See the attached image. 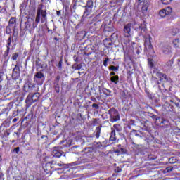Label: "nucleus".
I'll use <instances>...</instances> for the list:
<instances>
[{
	"label": "nucleus",
	"mask_w": 180,
	"mask_h": 180,
	"mask_svg": "<svg viewBox=\"0 0 180 180\" xmlns=\"http://www.w3.org/2000/svg\"><path fill=\"white\" fill-rule=\"evenodd\" d=\"M40 19L41 22L45 23V26L47 27V8L43 4H40L37 7L34 27H37V25L40 23Z\"/></svg>",
	"instance_id": "1"
},
{
	"label": "nucleus",
	"mask_w": 180,
	"mask_h": 180,
	"mask_svg": "<svg viewBox=\"0 0 180 180\" xmlns=\"http://www.w3.org/2000/svg\"><path fill=\"white\" fill-rule=\"evenodd\" d=\"M130 134L134 137V139H141V140H143L146 141V143H150V141H153L154 140V136L151 135V133L143 132L140 130H132L130 132Z\"/></svg>",
	"instance_id": "2"
},
{
	"label": "nucleus",
	"mask_w": 180,
	"mask_h": 180,
	"mask_svg": "<svg viewBox=\"0 0 180 180\" xmlns=\"http://www.w3.org/2000/svg\"><path fill=\"white\" fill-rule=\"evenodd\" d=\"M108 115H110V121L112 123H115V122H119V120H120V114H119V111L115 108H111L108 110Z\"/></svg>",
	"instance_id": "3"
},
{
	"label": "nucleus",
	"mask_w": 180,
	"mask_h": 180,
	"mask_svg": "<svg viewBox=\"0 0 180 180\" xmlns=\"http://www.w3.org/2000/svg\"><path fill=\"white\" fill-rule=\"evenodd\" d=\"M135 30L138 32L139 36H144L146 33H147V24L146 21H143V23L138 25V26L135 28Z\"/></svg>",
	"instance_id": "4"
},
{
	"label": "nucleus",
	"mask_w": 180,
	"mask_h": 180,
	"mask_svg": "<svg viewBox=\"0 0 180 180\" xmlns=\"http://www.w3.org/2000/svg\"><path fill=\"white\" fill-rule=\"evenodd\" d=\"M45 79L46 77H44V74L41 72L35 73L34 76V81L37 82V85H43V82H44Z\"/></svg>",
	"instance_id": "5"
},
{
	"label": "nucleus",
	"mask_w": 180,
	"mask_h": 180,
	"mask_svg": "<svg viewBox=\"0 0 180 180\" xmlns=\"http://www.w3.org/2000/svg\"><path fill=\"white\" fill-rule=\"evenodd\" d=\"M84 8V16H89L94 8V1L92 0H88Z\"/></svg>",
	"instance_id": "6"
},
{
	"label": "nucleus",
	"mask_w": 180,
	"mask_h": 180,
	"mask_svg": "<svg viewBox=\"0 0 180 180\" xmlns=\"http://www.w3.org/2000/svg\"><path fill=\"white\" fill-rule=\"evenodd\" d=\"M83 155H87L86 158H91V161L94 160V151H95V148L94 147H87L84 149Z\"/></svg>",
	"instance_id": "7"
},
{
	"label": "nucleus",
	"mask_w": 180,
	"mask_h": 180,
	"mask_svg": "<svg viewBox=\"0 0 180 180\" xmlns=\"http://www.w3.org/2000/svg\"><path fill=\"white\" fill-rule=\"evenodd\" d=\"M20 77V68L19 67V63H16L15 68L13 70L12 78L13 79H18Z\"/></svg>",
	"instance_id": "8"
},
{
	"label": "nucleus",
	"mask_w": 180,
	"mask_h": 180,
	"mask_svg": "<svg viewBox=\"0 0 180 180\" xmlns=\"http://www.w3.org/2000/svg\"><path fill=\"white\" fill-rule=\"evenodd\" d=\"M172 13V8L167 7L165 8L161 9L159 11V16L160 18H165V16H168Z\"/></svg>",
	"instance_id": "9"
},
{
	"label": "nucleus",
	"mask_w": 180,
	"mask_h": 180,
	"mask_svg": "<svg viewBox=\"0 0 180 180\" xmlns=\"http://www.w3.org/2000/svg\"><path fill=\"white\" fill-rule=\"evenodd\" d=\"M52 155H53V157H56V158H60V157L65 158L66 153L63 152V150H58V148L55 147L53 148Z\"/></svg>",
	"instance_id": "10"
},
{
	"label": "nucleus",
	"mask_w": 180,
	"mask_h": 180,
	"mask_svg": "<svg viewBox=\"0 0 180 180\" xmlns=\"http://www.w3.org/2000/svg\"><path fill=\"white\" fill-rule=\"evenodd\" d=\"M43 168L46 174H50V175L53 174V171H56L54 166H51V164L49 162L46 163Z\"/></svg>",
	"instance_id": "11"
},
{
	"label": "nucleus",
	"mask_w": 180,
	"mask_h": 180,
	"mask_svg": "<svg viewBox=\"0 0 180 180\" xmlns=\"http://www.w3.org/2000/svg\"><path fill=\"white\" fill-rule=\"evenodd\" d=\"M123 30L125 37H130L131 36V23L125 25Z\"/></svg>",
	"instance_id": "12"
},
{
	"label": "nucleus",
	"mask_w": 180,
	"mask_h": 180,
	"mask_svg": "<svg viewBox=\"0 0 180 180\" xmlns=\"http://www.w3.org/2000/svg\"><path fill=\"white\" fill-rule=\"evenodd\" d=\"M34 86V83H32L30 82V80H28L24 86V91H25V92H30V91H33Z\"/></svg>",
	"instance_id": "13"
},
{
	"label": "nucleus",
	"mask_w": 180,
	"mask_h": 180,
	"mask_svg": "<svg viewBox=\"0 0 180 180\" xmlns=\"http://www.w3.org/2000/svg\"><path fill=\"white\" fill-rule=\"evenodd\" d=\"M157 76L160 79V82H169L171 79H169L167 75L161 72H157Z\"/></svg>",
	"instance_id": "14"
},
{
	"label": "nucleus",
	"mask_w": 180,
	"mask_h": 180,
	"mask_svg": "<svg viewBox=\"0 0 180 180\" xmlns=\"http://www.w3.org/2000/svg\"><path fill=\"white\" fill-rule=\"evenodd\" d=\"M84 136L83 133L77 132V135L75 138V140L77 141V143H79L80 144H82L84 143Z\"/></svg>",
	"instance_id": "15"
},
{
	"label": "nucleus",
	"mask_w": 180,
	"mask_h": 180,
	"mask_svg": "<svg viewBox=\"0 0 180 180\" xmlns=\"http://www.w3.org/2000/svg\"><path fill=\"white\" fill-rule=\"evenodd\" d=\"M85 36H86V32L82 30L77 33L75 39L76 40H83V39H85Z\"/></svg>",
	"instance_id": "16"
},
{
	"label": "nucleus",
	"mask_w": 180,
	"mask_h": 180,
	"mask_svg": "<svg viewBox=\"0 0 180 180\" xmlns=\"http://www.w3.org/2000/svg\"><path fill=\"white\" fill-rule=\"evenodd\" d=\"M144 46L145 49H153V45L151 44V36L148 35V37L145 39Z\"/></svg>",
	"instance_id": "17"
},
{
	"label": "nucleus",
	"mask_w": 180,
	"mask_h": 180,
	"mask_svg": "<svg viewBox=\"0 0 180 180\" xmlns=\"http://www.w3.org/2000/svg\"><path fill=\"white\" fill-rule=\"evenodd\" d=\"M162 53H164V54L169 55V54H171V53H172V51H171L172 50L171 46H169V45L163 46L162 48Z\"/></svg>",
	"instance_id": "18"
},
{
	"label": "nucleus",
	"mask_w": 180,
	"mask_h": 180,
	"mask_svg": "<svg viewBox=\"0 0 180 180\" xmlns=\"http://www.w3.org/2000/svg\"><path fill=\"white\" fill-rule=\"evenodd\" d=\"M68 168V165L64 163H58L55 171H61L63 169H67Z\"/></svg>",
	"instance_id": "19"
},
{
	"label": "nucleus",
	"mask_w": 180,
	"mask_h": 180,
	"mask_svg": "<svg viewBox=\"0 0 180 180\" xmlns=\"http://www.w3.org/2000/svg\"><path fill=\"white\" fill-rule=\"evenodd\" d=\"M154 120L157 126H162V127H164V123L165 122V121L163 118L156 117V119H155Z\"/></svg>",
	"instance_id": "20"
},
{
	"label": "nucleus",
	"mask_w": 180,
	"mask_h": 180,
	"mask_svg": "<svg viewBox=\"0 0 180 180\" xmlns=\"http://www.w3.org/2000/svg\"><path fill=\"white\" fill-rule=\"evenodd\" d=\"M103 43H104L105 47H107V49H109V47H110V46H113V42H112V39H110L106 38L103 41Z\"/></svg>",
	"instance_id": "21"
},
{
	"label": "nucleus",
	"mask_w": 180,
	"mask_h": 180,
	"mask_svg": "<svg viewBox=\"0 0 180 180\" xmlns=\"http://www.w3.org/2000/svg\"><path fill=\"white\" fill-rule=\"evenodd\" d=\"M102 129V124L96 128V131L94 134L96 136V139L101 137V129Z\"/></svg>",
	"instance_id": "22"
},
{
	"label": "nucleus",
	"mask_w": 180,
	"mask_h": 180,
	"mask_svg": "<svg viewBox=\"0 0 180 180\" xmlns=\"http://www.w3.org/2000/svg\"><path fill=\"white\" fill-rule=\"evenodd\" d=\"M110 141H116V131H115V129L113 128H111Z\"/></svg>",
	"instance_id": "23"
},
{
	"label": "nucleus",
	"mask_w": 180,
	"mask_h": 180,
	"mask_svg": "<svg viewBox=\"0 0 180 180\" xmlns=\"http://www.w3.org/2000/svg\"><path fill=\"white\" fill-rule=\"evenodd\" d=\"M86 157H88L87 155H83L80 160L81 164H86V162H91V158H86Z\"/></svg>",
	"instance_id": "24"
},
{
	"label": "nucleus",
	"mask_w": 180,
	"mask_h": 180,
	"mask_svg": "<svg viewBox=\"0 0 180 180\" xmlns=\"http://www.w3.org/2000/svg\"><path fill=\"white\" fill-rule=\"evenodd\" d=\"M25 103H27V105L28 106H31L32 103H34V102L33 101V98L32 97V94H29L25 100Z\"/></svg>",
	"instance_id": "25"
},
{
	"label": "nucleus",
	"mask_w": 180,
	"mask_h": 180,
	"mask_svg": "<svg viewBox=\"0 0 180 180\" xmlns=\"http://www.w3.org/2000/svg\"><path fill=\"white\" fill-rule=\"evenodd\" d=\"M120 96L122 102L126 101V99H127V91L123 90L120 92Z\"/></svg>",
	"instance_id": "26"
},
{
	"label": "nucleus",
	"mask_w": 180,
	"mask_h": 180,
	"mask_svg": "<svg viewBox=\"0 0 180 180\" xmlns=\"http://www.w3.org/2000/svg\"><path fill=\"white\" fill-rule=\"evenodd\" d=\"M174 58H172L171 60H169L166 63V66H167V68H168V70H172V65H174Z\"/></svg>",
	"instance_id": "27"
},
{
	"label": "nucleus",
	"mask_w": 180,
	"mask_h": 180,
	"mask_svg": "<svg viewBox=\"0 0 180 180\" xmlns=\"http://www.w3.org/2000/svg\"><path fill=\"white\" fill-rule=\"evenodd\" d=\"M114 153L116 154H126L127 153V150H126V148H121L120 149L114 150Z\"/></svg>",
	"instance_id": "28"
},
{
	"label": "nucleus",
	"mask_w": 180,
	"mask_h": 180,
	"mask_svg": "<svg viewBox=\"0 0 180 180\" xmlns=\"http://www.w3.org/2000/svg\"><path fill=\"white\" fill-rule=\"evenodd\" d=\"M31 97L32 98V101L34 103V102H37V101H39V98H40V94L39 93H35L33 95L31 94Z\"/></svg>",
	"instance_id": "29"
},
{
	"label": "nucleus",
	"mask_w": 180,
	"mask_h": 180,
	"mask_svg": "<svg viewBox=\"0 0 180 180\" xmlns=\"http://www.w3.org/2000/svg\"><path fill=\"white\" fill-rule=\"evenodd\" d=\"M111 82H113V84H119V75L116 76H112L110 77Z\"/></svg>",
	"instance_id": "30"
},
{
	"label": "nucleus",
	"mask_w": 180,
	"mask_h": 180,
	"mask_svg": "<svg viewBox=\"0 0 180 180\" xmlns=\"http://www.w3.org/2000/svg\"><path fill=\"white\" fill-rule=\"evenodd\" d=\"M112 129H114V130L120 132L122 130V126L120 124H115L113 125V127Z\"/></svg>",
	"instance_id": "31"
},
{
	"label": "nucleus",
	"mask_w": 180,
	"mask_h": 180,
	"mask_svg": "<svg viewBox=\"0 0 180 180\" xmlns=\"http://www.w3.org/2000/svg\"><path fill=\"white\" fill-rule=\"evenodd\" d=\"M102 91H103V94H104V95H106V96H112V91L108 89H105V88H103L102 89Z\"/></svg>",
	"instance_id": "32"
},
{
	"label": "nucleus",
	"mask_w": 180,
	"mask_h": 180,
	"mask_svg": "<svg viewBox=\"0 0 180 180\" xmlns=\"http://www.w3.org/2000/svg\"><path fill=\"white\" fill-rule=\"evenodd\" d=\"M72 68L75 71L77 70H81L82 68V65L78 64V63H75L72 65Z\"/></svg>",
	"instance_id": "33"
},
{
	"label": "nucleus",
	"mask_w": 180,
	"mask_h": 180,
	"mask_svg": "<svg viewBox=\"0 0 180 180\" xmlns=\"http://www.w3.org/2000/svg\"><path fill=\"white\" fill-rule=\"evenodd\" d=\"M53 88H54L56 94H60V84H58V82H54Z\"/></svg>",
	"instance_id": "34"
},
{
	"label": "nucleus",
	"mask_w": 180,
	"mask_h": 180,
	"mask_svg": "<svg viewBox=\"0 0 180 180\" xmlns=\"http://www.w3.org/2000/svg\"><path fill=\"white\" fill-rule=\"evenodd\" d=\"M166 108H167L169 112H175V108H174V105L169 104V103H166Z\"/></svg>",
	"instance_id": "35"
},
{
	"label": "nucleus",
	"mask_w": 180,
	"mask_h": 180,
	"mask_svg": "<svg viewBox=\"0 0 180 180\" xmlns=\"http://www.w3.org/2000/svg\"><path fill=\"white\" fill-rule=\"evenodd\" d=\"M78 2H82V1L73 0V4H74L72 6L73 9H77V6H81V4H78Z\"/></svg>",
	"instance_id": "36"
},
{
	"label": "nucleus",
	"mask_w": 180,
	"mask_h": 180,
	"mask_svg": "<svg viewBox=\"0 0 180 180\" xmlns=\"http://www.w3.org/2000/svg\"><path fill=\"white\" fill-rule=\"evenodd\" d=\"M18 58H19V52H15L12 54L11 60H13V61H16V60H18Z\"/></svg>",
	"instance_id": "37"
},
{
	"label": "nucleus",
	"mask_w": 180,
	"mask_h": 180,
	"mask_svg": "<svg viewBox=\"0 0 180 180\" xmlns=\"http://www.w3.org/2000/svg\"><path fill=\"white\" fill-rule=\"evenodd\" d=\"M147 11H148V4H145L142 6V13H147Z\"/></svg>",
	"instance_id": "38"
},
{
	"label": "nucleus",
	"mask_w": 180,
	"mask_h": 180,
	"mask_svg": "<svg viewBox=\"0 0 180 180\" xmlns=\"http://www.w3.org/2000/svg\"><path fill=\"white\" fill-rule=\"evenodd\" d=\"M29 29H30V22L29 20H27L25 22V28L23 29V30H25V32L27 30H29Z\"/></svg>",
	"instance_id": "39"
},
{
	"label": "nucleus",
	"mask_w": 180,
	"mask_h": 180,
	"mask_svg": "<svg viewBox=\"0 0 180 180\" xmlns=\"http://www.w3.org/2000/svg\"><path fill=\"white\" fill-rule=\"evenodd\" d=\"M6 75H5V73H4V72H0V82H2V81H4V79H6Z\"/></svg>",
	"instance_id": "40"
},
{
	"label": "nucleus",
	"mask_w": 180,
	"mask_h": 180,
	"mask_svg": "<svg viewBox=\"0 0 180 180\" xmlns=\"http://www.w3.org/2000/svg\"><path fill=\"white\" fill-rule=\"evenodd\" d=\"M173 170H174V167H166V168L164 169L163 172H164V174H168V172H172Z\"/></svg>",
	"instance_id": "41"
},
{
	"label": "nucleus",
	"mask_w": 180,
	"mask_h": 180,
	"mask_svg": "<svg viewBox=\"0 0 180 180\" xmlns=\"http://www.w3.org/2000/svg\"><path fill=\"white\" fill-rule=\"evenodd\" d=\"M110 71H119V65L115 66V65H110L109 67Z\"/></svg>",
	"instance_id": "42"
},
{
	"label": "nucleus",
	"mask_w": 180,
	"mask_h": 180,
	"mask_svg": "<svg viewBox=\"0 0 180 180\" xmlns=\"http://www.w3.org/2000/svg\"><path fill=\"white\" fill-rule=\"evenodd\" d=\"M146 116H148L149 117H151L153 120H155L157 115H154L153 113H151L150 112H146Z\"/></svg>",
	"instance_id": "43"
},
{
	"label": "nucleus",
	"mask_w": 180,
	"mask_h": 180,
	"mask_svg": "<svg viewBox=\"0 0 180 180\" xmlns=\"http://www.w3.org/2000/svg\"><path fill=\"white\" fill-rule=\"evenodd\" d=\"M58 70H59V71H61V70H63V58H61L58 62Z\"/></svg>",
	"instance_id": "44"
},
{
	"label": "nucleus",
	"mask_w": 180,
	"mask_h": 180,
	"mask_svg": "<svg viewBox=\"0 0 180 180\" xmlns=\"http://www.w3.org/2000/svg\"><path fill=\"white\" fill-rule=\"evenodd\" d=\"M173 44H174V46L176 48L179 47V39H175L173 41Z\"/></svg>",
	"instance_id": "45"
},
{
	"label": "nucleus",
	"mask_w": 180,
	"mask_h": 180,
	"mask_svg": "<svg viewBox=\"0 0 180 180\" xmlns=\"http://www.w3.org/2000/svg\"><path fill=\"white\" fill-rule=\"evenodd\" d=\"M148 65L150 68H153V67H154V60L151 58H148Z\"/></svg>",
	"instance_id": "46"
},
{
	"label": "nucleus",
	"mask_w": 180,
	"mask_h": 180,
	"mask_svg": "<svg viewBox=\"0 0 180 180\" xmlns=\"http://www.w3.org/2000/svg\"><path fill=\"white\" fill-rule=\"evenodd\" d=\"M156 158L153 157V155L149 154L146 158V161H153V160H155Z\"/></svg>",
	"instance_id": "47"
},
{
	"label": "nucleus",
	"mask_w": 180,
	"mask_h": 180,
	"mask_svg": "<svg viewBox=\"0 0 180 180\" xmlns=\"http://www.w3.org/2000/svg\"><path fill=\"white\" fill-rule=\"evenodd\" d=\"M8 89V87H6V84L4 86H2V84H0V92H5Z\"/></svg>",
	"instance_id": "48"
},
{
	"label": "nucleus",
	"mask_w": 180,
	"mask_h": 180,
	"mask_svg": "<svg viewBox=\"0 0 180 180\" xmlns=\"http://www.w3.org/2000/svg\"><path fill=\"white\" fill-rule=\"evenodd\" d=\"M8 23H9L10 26H11V25H15V23H16V18H11L9 20Z\"/></svg>",
	"instance_id": "49"
},
{
	"label": "nucleus",
	"mask_w": 180,
	"mask_h": 180,
	"mask_svg": "<svg viewBox=\"0 0 180 180\" xmlns=\"http://www.w3.org/2000/svg\"><path fill=\"white\" fill-rule=\"evenodd\" d=\"M176 158H175L174 157H172L170 158H169V162L170 164H175V162H176Z\"/></svg>",
	"instance_id": "50"
},
{
	"label": "nucleus",
	"mask_w": 180,
	"mask_h": 180,
	"mask_svg": "<svg viewBox=\"0 0 180 180\" xmlns=\"http://www.w3.org/2000/svg\"><path fill=\"white\" fill-rule=\"evenodd\" d=\"M49 164H51V167H54V168H56L57 167V161L56 160H52V161H50L49 162Z\"/></svg>",
	"instance_id": "51"
},
{
	"label": "nucleus",
	"mask_w": 180,
	"mask_h": 180,
	"mask_svg": "<svg viewBox=\"0 0 180 180\" xmlns=\"http://www.w3.org/2000/svg\"><path fill=\"white\" fill-rule=\"evenodd\" d=\"M138 122L142 124H143L144 127H146V123L148 122L147 120H143L141 118H138Z\"/></svg>",
	"instance_id": "52"
},
{
	"label": "nucleus",
	"mask_w": 180,
	"mask_h": 180,
	"mask_svg": "<svg viewBox=\"0 0 180 180\" xmlns=\"http://www.w3.org/2000/svg\"><path fill=\"white\" fill-rule=\"evenodd\" d=\"M161 1L163 5H169L172 2V0H161Z\"/></svg>",
	"instance_id": "53"
},
{
	"label": "nucleus",
	"mask_w": 180,
	"mask_h": 180,
	"mask_svg": "<svg viewBox=\"0 0 180 180\" xmlns=\"http://www.w3.org/2000/svg\"><path fill=\"white\" fill-rule=\"evenodd\" d=\"M91 108H93V109H95L96 110H98L99 109V104L94 103L92 104Z\"/></svg>",
	"instance_id": "54"
},
{
	"label": "nucleus",
	"mask_w": 180,
	"mask_h": 180,
	"mask_svg": "<svg viewBox=\"0 0 180 180\" xmlns=\"http://www.w3.org/2000/svg\"><path fill=\"white\" fill-rule=\"evenodd\" d=\"M60 117H61V116H60V115H58L55 117L56 124H55V125H53V127H56V126H58V124H60V122H58V119H60Z\"/></svg>",
	"instance_id": "55"
},
{
	"label": "nucleus",
	"mask_w": 180,
	"mask_h": 180,
	"mask_svg": "<svg viewBox=\"0 0 180 180\" xmlns=\"http://www.w3.org/2000/svg\"><path fill=\"white\" fill-rule=\"evenodd\" d=\"M11 32H12V29L11 28V25H9L6 28V32L7 33V34H9L10 33H11Z\"/></svg>",
	"instance_id": "56"
},
{
	"label": "nucleus",
	"mask_w": 180,
	"mask_h": 180,
	"mask_svg": "<svg viewBox=\"0 0 180 180\" xmlns=\"http://www.w3.org/2000/svg\"><path fill=\"white\" fill-rule=\"evenodd\" d=\"M105 30H106V32H112L113 30V27H109L108 25H106L105 27Z\"/></svg>",
	"instance_id": "57"
},
{
	"label": "nucleus",
	"mask_w": 180,
	"mask_h": 180,
	"mask_svg": "<svg viewBox=\"0 0 180 180\" xmlns=\"http://www.w3.org/2000/svg\"><path fill=\"white\" fill-rule=\"evenodd\" d=\"M110 59H109V58H105V60L103 61V65L104 67H108V63H109Z\"/></svg>",
	"instance_id": "58"
},
{
	"label": "nucleus",
	"mask_w": 180,
	"mask_h": 180,
	"mask_svg": "<svg viewBox=\"0 0 180 180\" xmlns=\"http://www.w3.org/2000/svg\"><path fill=\"white\" fill-rule=\"evenodd\" d=\"M129 124H130V126H136V121L134 120H130Z\"/></svg>",
	"instance_id": "59"
},
{
	"label": "nucleus",
	"mask_w": 180,
	"mask_h": 180,
	"mask_svg": "<svg viewBox=\"0 0 180 180\" xmlns=\"http://www.w3.org/2000/svg\"><path fill=\"white\" fill-rule=\"evenodd\" d=\"M20 150V148L16 147V148H15L13 149V153H15L16 154H19Z\"/></svg>",
	"instance_id": "60"
},
{
	"label": "nucleus",
	"mask_w": 180,
	"mask_h": 180,
	"mask_svg": "<svg viewBox=\"0 0 180 180\" xmlns=\"http://www.w3.org/2000/svg\"><path fill=\"white\" fill-rule=\"evenodd\" d=\"M36 65L37 67H40V65H41V63H40V58H37L36 60Z\"/></svg>",
	"instance_id": "61"
},
{
	"label": "nucleus",
	"mask_w": 180,
	"mask_h": 180,
	"mask_svg": "<svg viewBox=\"0 0 180 180\" xmlns=\"http://www.w3.org/2000/svg\"><path fill=\"white\" fill-rule=\"evenodd\" d=\"M24 98H25V94H22V96L18 98L19 103H20V102L23 101Z\"/></svg>",
	"instance_id": "62"
},
{
	"label": "nucleus",
	"mask_w": 180,
	"mask_h": 180,
	"mask_svg": "<svg viewBox=\"0 0 180 180\" xmlns=\"http://www.w3.org/2000/svg\"><path fill=\"white\" fill-rule=\"evenodd\" d=\"M62 143H63V146L65 147H70V144L67 143V141H63Z\"/></svg>",
	"instance_id": "63"
},
{
	"label": "nucleus",
	"mask_w": 180,
	"mask_h": 180,
	"mask_svg": "<svg viewBox=\"0 0 180 180\" xmlns=\"http://www.w3.org/2000/svg\"><path fill=\"white\" fill-rule=\"evenodd\" d=\"M39 67H40L41 68L46 69V68H47V64L41 63V65H39Z\"/></svg>",
	"instance_id": "64"
}]
</instances>
